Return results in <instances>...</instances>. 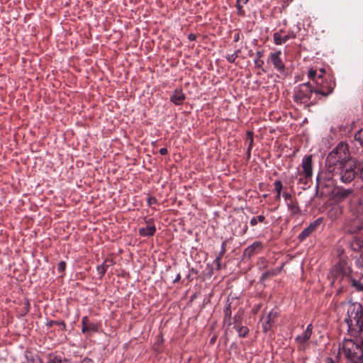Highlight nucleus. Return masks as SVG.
I'll return each mask as SVG.
<instances>
[{
  "mask_svg": "<svg viewBox=\"0 0 363 363\" xmlns=\"http://www.w3.org/2000/svg\"><path fill=\"white\" fill-rule=\"evenodd\" d=\"M227 242H228V240H225L224 241H223L222 245H221V250L214 260V262L216 264V266H217V269H220V260H221L223 256L226 252Z\"/></svg>",
  "mask_w": 363,
  "mask_h": 363,
  "instance_id": "nucleus-25",
  "label": "nucleus"
},
{
  "mask_svg": "<svg viewBox=\"0 0 363 363\" xmlns=\"http://www.w3.org/2000/svg\"><path fill=\"white\" fill-rule=\"evenodd\" d=\"M180 279H181V275H180V274L179 273V274L177 275L176 278L173 280V283L178 282V281L180 280Z\"/></svg>",
  "mask_w": 363,
  "mask_h": 363,
  "instance_id": "nucleus-51",
  "label": "nucleus"
},
{
  "mask_svg": "<svg viewBox=\"0 0 363 363\" xmlns=\"http://www.w3.org/2000/svg\"><path fill=\"white\" fill-rule=\"evenodd\" d=\"M362 212H363V202L361 200H359L358 203H357V214H360Z\"/></svg>",
  "mask_w": 363,
  "mask_h": 363,
  "instance_id": "nucleus-40",
  "label": "nucleus"
},
{
  "mask_svg": "<svg viewBox=\"0 0 363 363\" xmlns=\"http://www.w3.org/2000/svg\"><path fill=\"white\" fill-rule=\"evenodd\" d=\"M25 309H26V312L25 313H27L29 312V310H30V303H29V301L27 300L26 302L25 303Z\"/></svg>",
  "mask_w": 363,
  "mask_h": 363,
  "instance_id": "nucleus-49",
  "label": "nucleus"
},
{
  "mask_svg": "<svg viewBox=\"0 0 363 363\" xmlns=\"http://www.w3.org/2000/svg\"><path fill=\"white\" fill-rule=\"evenodd\" d=\"M231 305L232 301H230L229 299L227 301V303L224 308V318H223V322L225 324H227L228 326H230L232 324L231 321V315H232V311H231Z\"/></svg>",
  "mask_w": 363,
  "mask_h": 363,
  "instance_id": "nucleus-19",
  "label": "nucleus"
},
{
  "mask_svg": "<svg viewBox=\"0 0 363 363\" xmlns=\"http://www.w3.org/2000/svg\"><path fill=\"white\" fill-rule=\"evenodd\" d=\"M247 230H248V226H247V222L240 223L239 225V230H238V233L240 236L244 235L247 232Z\"/></svg>",
  "mask_w": 363,
  "mask_h": 363,
  "instance_id": "nucleus-34",
  "label": "nucleus"
},
{
  "mask_svg": "<svg viewBox=\"0 0 363 363\" xmlns=\"http://www.w3.org/2000/svg\"><path fill=\"white\" fill-rule=\"evenodd\" d=\"M264 55V50H258L256 52V59L255 60V65L257 68H260L264 72H266L263 68L264 61L260 60Z\"/></svg>",
  "mask_w": 363,
  "mask_h": 363,
  "instance_id": "nucleus-28",
  "label": "nucleus"
},
{
  "mask_svg": "<svg viewBox=\"0 0 363 363\" xmlns=\"http://www.w3.org/2000/svg\"><path fill=\"white\" fill-rule=\"evenodd\" d=\"M342 207L338 205L332 206L327 213L328 217L332 220L338 219L342 214Z\"/></svg>",
  "mask_w": 363,
  "mask_h": 363,
  "instance_id": "nucleus-17",
  "label": "nucleus"
},
{
  "mask_svg": "<svg viewBox=\"0 0 363 363\" xmlns=\"http://www.w3.org/2000/svg\"><path fill=\"white\" fill-rule=\"evenodd\" d=\"M361 257H362V259H363V252L361 254Z\"/></svg>",
  "mask_w": 363,
  "mask_h": 363,
  "instance_id": "nucleus-63",
  "label": "nucleus"
},
{
  "mask_svg": "<svg viewBox=\"0 0 363 363\" xmlns=\"http://www.w3.org/2000/svg\"><path fill=\"white\" fill-rule=\"evenodd\" d=\"M252 55H253V54H252V51H250V52L249 55H250V56H252Z\"/></svg>",
  "mask_w": 363,
  "mask_h": 363,
  "instance_id": "nucleus-61",
  "label": "nucleus"
},
{
  "mask_svg": "<svg viewBox=\"0 0 363 363\" xmlns=\"http://www.w3.org/2000/svg\"><path fill=\"white\" fill-rule=\"evenodd\" d=\"M251 151H252V149H249V147H247V152H246L247 160H249L251 157Z\"/></svg>",
  "mask_w": 363,
  "mask_h": 363,
  "instance_id": "nucleus-48",
  "label": "nucleus"
},
{
  "mask_svg": "<svg viewBox=\"0 0 363 363\" xmlns=\"http://www.w3.org/2000/svg\"><path fill=\"white\" fill-rule=\"evenodd\" d=\"M242 0H237V2H236V7H237V10H238V14L239 16H245V11H243L242 9V5L241 4V1Z\"/></svg>",
  "mask_w": 363,
  "mask_h": 363,
  "instance_id": "nucleus-37",
  "label": "nucleus"
},
{
  "mask_svg": "<svg viewBox=\"0 0 363 363\" xmlns=\"http://www.w3.org/2000/svg\"><path fill=\"white\" fill-rule=\"evenodd\" d=\"M362 274L359 276L357 274L352 273L349 282V286L354 289V291L363 292V282H362Z\"/></svg>",
  "mask_w": 363,
  "mask_h": 363,
  "instance_id": "nucleus-14",
  "label": "nucleus"
},
{
  "mask_svg": "<svg viewBox=\"0 0 363 363\" xmlns=\"http://www.w3.org/2000/svg\"><path fill=\"white\" fill-rule=\"evenodd\" d=\"M99 325L90 322L87 316H84L82 319V332L87 333L89 332L96 333L99 331Z\"/></svg>",
  "mask_w": 363,
  "mask_h": 363,
  "instance_id": "nucleus-13",
  "label": "nucleus"
},
{
  "mask_svg": "<svg viewBox=\"0 0 363 363\" xmlns=\"http://www.w3.org/2000/svg\"><path fill=\"white\" fill-rule=\"evenodd\" d=\"M278 315L279 313L277 311L272 310L266 316H263L261 318L264 333H267L268 331L272 330Z\"/></svg>",
  "mask_w": 363,
  "mask_h": 363,
  "instance_id": "nucleus-9",
  "label": "nucleus"
},
{
  "mask_svg": "<svg viewBox=\"0 0 363 363\" xmlns=\"http://www.w3.org/2000/svg\"><path fill=\"white\" fill-rule=\"evenodd\" d=\"M274 189H275L276 192H281L282 189H283V185L280 180L275 181V182L274 183Z\"/></svg>",
  "mask_w": 363,
  "mask_h": 363,
  "instance_id": "nucleus-39",
  "label": "nucleus"
},
{
  "mask_svg": "<svg viewBox=\"0 0 363 363\" xmlns=\"http://www.w3.org/2000/svg\"><path fill=\"white\" fill-rule=\"evenodd\" d=\"M316 180H317V188H318L320 185V174H318L317 176Z\"/></svg>",
  "mask_w": 363,
  "mask_h": 363,
  "instance_id": "nucleus-57",
  "label": "nucleus"
},
{
  "mask_svg": "<svg viewBox=\"0 0 363 363\" xmlns=\"http://www.w3.org/2000/svg\"><path fill=\"white\" fill-rule=\"evenodd\" d=\"M335 286H336V285ZM337 289L336 290L335 296H340L342 293L346 292L348 289V287L347 285L337 286Z\"/></svg>",
  "mask_w": 363,
  "mask_h": 363,
  "instance_id": "nucleus-36",
  "label": "nucleus"
},
{
  "mask_svg": "<svg viewBox=\"0 0 363 363\" xmlns=\"http://www.w3.org/2000/svg\"><path fill=\"white\" fill-rule=\"evenodd\" d=\"M281 32H283L282 30L273 34L274 43L277 45L285 43L289 39H294L296 38V35L294 32H290L284 36H281Z\"/></svg>",
  "mask_w": 363,
  "mask_h": 363,
  "instance_id": "nucleus-16",
  "label": "nucleus"
},
{
  "mask_svg": "<svg viewBox=\"0 0 363 363\" xmlns=\"http://www.w3.org/2000/svg\"><path fill=\"white\" fill-rule=\"evenodd\" d=\"M305 331L308 332V333H310L311 334H312V333H313V325H312V324H309V325L307 326V328H306V330H305Z\"/></svg>",
  "mask_w": 363,
  "mask_h": 363,
  "instance_id": "nucleus-50",
  "label": "nucleus"
},
{
  "mask_svg": "<svg viewBox=\"0 0 363 363\" xmlns=\"http://www.w3.org/2000/svg\"><path fill=\"white\" fill-rule=\"evenodd\" d=\"M318 75L319 74H318L317 71L315 69H310L308 70V77L314 82L315 84L317 83V79Z\"/></svg>",
  "mask_w": 363,
  "mask_h": 363,
  "instance_id": "nucleus-33",
  "label": "nucleus"
},
{
  "mask_svg": "<svg viewBox=\"0 0 363 363\" xmlns=\"http://www.w3.org/2000/svg\"><path fill=\"white\" fill-rule=\"evenodd\" d=\"M323 221L322 218H319L311 223L305 229H303L298 236L299 242H303L315 232Z\"/></svg>",
  "mask_w": 363,
  "mask_h": 363,
  "instance_id": "nucleus-10",
  "label": "nucleus"
},
{
  "mask_svg": "<svg viewBox=\"0 0 363 363\" xmlns=\"http://www.w3.org/2000/svg\"><path fill=\"white\" fill-rule=\"evenodd\" d=\"M243 314L244 312L241 310H239L237 314L234 316L233 322L232 323V324H233L234 328L237 330L239 336L241 337H247L249 333L248 328L242 325Z\"/></svg>",
  "mask_w": 363,
  "mask_h": 363,
  "instance_id": "nucleus-7",
  "label": "nucleus"
},
{
  "mask_svg": "<svg viewBox=\"0 0 363 363\" xmlns=\"http://www.w3.org/2000/svg\"><path fill=\"white\" fill-rule=\"evenodd\" d=\"M186 99V95L181 89H175L170 97V101L175 105H181Z\"/></svg>",
  "mask_w": 363,
  "mask_h": 363,
  "instance_id": "nucleus-18",
  "label": "nucleus"
},
{
  "mask_svg": "<svg viewBox=\"0 0 363 363\" xmlns=\"http://www.w3.org/2000/svg\"><path fill=\"white\" fill-rule=\"evenodd\" d=\"M258 223L267 224V222L266 221L265 216L263 215L257 216L252 218L250 221V224L251 226H255L256 225H257Z\"/></svg>",
  "mask_w": 363,
  "mask_h": 363,
  "instance_id": "nucleus-29",
  "label": "nucleus"
},
{
  "mask_svg": "<svg viewBox=\"0 0 363 363\" xmlns=\"http://www.w3.org/2000/svg\"><path fill=\"white\" fill-rule=\"evenodd\" d=\"M59 325V327H60L62 328V325Z\"/></svg>",
  "mask_w": 363,
  "mask_h": 363,
  "instance_id": "nucleus-64",
  "label": "nucleus"
},
{
  "mask_svg": "<svg viewBox=\"0 0 363 363\" xmlns=\"http://www.w3.org/2000/svg\"><path fill=\"white\" fill-rule=\"evenodd\" d=\"M26 358L27 359L28 363H43L41 358H40L38 355H33L30 352H28L26 354Z\"/></svg>",
  "mask_w": 363,
  "mask_h": 363,
  "instance_id": "nucleus-30",
  "label": "nucleus"
},
{
  "mask_svg": "<svg viewBox=\"0 0 363 363\" xmlns=\"http://www.w3.org/2000/svg\"><path fill=\"white\" fill-rule=\"evenodd\" d=\"M240 52V50H236L233 54L237 55V57H238L239 53Z\"/></svg>",
  "mask_w": 363,
  "mask_h": 363,
  "instance_id": "nucleus-59",
  "label": "nucleus"
},
{
  "mask_svg": "<svg viewBox=\"0 0 363 363\" xmlns=\"http://www.w3.org/2000/svg\"><path fill=\"white\" fill-rule=\"evenodd\" d=\"M345 230L348 234H356L363 230V220L359 218L348 219L345 223Z\"/></svg>",
  "mask_w": 363,
  "mask_h": 363,
  "instance_id": "nucleus-8",
  "label": "nucleus"
},
{
  "mask_svg": "<svg viewBox=\"0 0 363 363\" xmlns=\"http://www.w3.org/2000/svg\"><path fill=\"white\" fill-rule=\"evenodd\" d=\"M311 335L310 333L304 331L303 335H298L296 340L302 345V350L306 349L304 344L311 338Z\"/></svg>",
  "mask_w": 363,
  "mask_h": 363,
  "instance_id": "nucleus-27",
  "label": "nucleus"
},
{
  "mask_svg": "<svg viewBox=\"0 0 363 363\" xmlns=\"http://www.w3.org/2000/svg\"><path fill=\"white\" fill-rule=\"evenodd\" d=\"M217 340V335H213L211 338H210V340H209V344L210 345H213L216 341Z\"/></svg>",
  "mask_w": 363,
  "mask_h": 363,
  "instance_id": "nucleus-44",
  "label": "nucleus"
},
{
  "mask_svg": "<svg viewBox=\"0 0 363 363\" xmlns=\"http://www.w3.org/2000/svg\"><path fill=\"white\" fill-rule=\"evenodd\" d=\"M289 211L293 215L300 213L301 209L298 206V201L296 200L291 199L290 201L286 203Z\"/></svg>",
  "mask_w": 363,
  "mask_h": 363,
  "instance_id": "nucleus-26",
  "label": "nucleus"
},
{
  "mask_svg": "<svg viewBox=\"0 0 363 363\" xmlns=\"http://www.w3.org/2000/svg\"><path fill=\"white\" fill-rule=\"evenodd\" d=\"M363 340L360 342H356L352 339L345 338L342 347L340 350H342L345 357L348 363H363Z\"/></svg>",
  "mask_w": 363,
  "mask_h": 363,
  "instance_id": "nucleus-3",
  "label": "nucleus"
},
{
  "mask_svg": "<svg viewBox=\"0 0 363 363\" xmlns=\"http://www.w3.org/2000/svg\"><path fill=\"white\" fill-rule=\"evenodd\" d=\"M345 322L351 337H360L363 333V306L359 303H350Z\"/></svg>",
  "mask_w": 363,
  "mask_h": 363,
  "instance_id": "nucleus-2",
  "label": "nucleus"
},
{
  "mask_svg": "<svg viewBox=\"0 0 363 363\" xmlns=\"http://www.w3.org/2000/svg\"><path fill=\"white\" fill-rule=\"evenodd\" d=\"M146 223L147 224V225H154V221H153V219L152 218H149L148 220H146Z\"/></svg>",
  "mask_w": 363,
  "mask_h": 363,
  "instance_id": "nucleus-52",
  "label": "nucleus"
},
{
  "mask_svg": "<svg viewBox=\"0 0 363 363\" xmlns=\"http://www.w3.org/2000/svg\"><path fill=\"white\" fill-rule=\"evenodd\" d=\"M280 271L281 269H271L264 272L260 277V282L264 283L266 280L269 279V278H272L277 275L280 272Z\"/></svg>",
  "mask_w": 363,
  "mask_h": 363,
  "instance_id": "nucleus-24",
  "label": "nucleus"
},
{
  "mask_svg": "<svg viewBox=\"0 0 363 363\" xmlns=\"http://www.w3.org/2000/svg\"><path fill=\"white\" fill-rule=\"evenodd\" d=\"M335 86V80L333 76L319 74L314 88L316 90V95L327 97L333 92Z\"/></svg>",
  "mask_w": 363,
  "mask_h": 363,
  "instance_id": "nucleus-5",
  "label": "nucleus"
},
{
  "mask_svg": "<svg viewBox=\"0 0 363 363\" xmlns=\"http://www.w3.org/2000/svg\"><path fill=\"white\" fill-rule=\"evenodd\" d=\"M160 153L162 155H165L168 153V150L166 147H162L160 150Z\"/></svg>",
  "mask_w": 363,
  "mask_h": 363,
  "instance_id": "nucleus-47",
  "label": "nucleus"
},
{
  "mask_svg": "<svg viewBox=\"0 0 363 363\" xmlns=\"http://www.w3.org/2000/svg\"><path fill=\"white\" fill-rule=\"evenodd\" d=\"M53 325H62V330L65 331L67 330L66 324L63 320H60V321L50 320L46 323V326L48 328H50Z\"/></svg>",
  "mask_w": 363,
  "mask_h": 363,
  "instance_id": "nucleus-31",
  "label": "nucleus"
},
{
  "mask_svg": "<svg viewBox=\"0 0 363 363\" xmlns=\"http://www.w3.org/2000/svg\"><path fill=\"white\" fill-rule=\"evenodd\" d=\"M354 140L358 142L361 146H363V129L359 130L355 133Z\"/></svg>",
  "mask_w": 363,
  "mask_h": 363,
  "instance_id": "nucleus-35",
  "label": "nucleus"
},
{
  "mask_svg": "<svg viewBox=\"0 0 363 363\" xmlns=\"http://www.w3.org/2000/svg\"><path fill=\"white\" fill-rule=\"evenodd\" d=\"M325 363H335L334 360L331 357H327L325 359Z\"/></svg>",
  "mask_w": 363,
  "mask_h": 363,
  "instance_id": "nucleus-53",
  "label": "nucleus"
},
{
  "mask_svg": "<svg viewBox=\"0 0 363 363\" xmlns=\"http://www.w3.org/2000/svg\"><path fill=\"white\" fill-rule=\"evenodd\" d=\"M157 201L155 197H149L147 199V203L149 206H151L152 204L157 203Z\"/></svg>",
  "mask_w": 363,
  "mask_h": 363,
  "instance_id": "nucleus-42",
  "label": "nucleus"
},
{
  "mask_svg": "<svg viewBox=\"0 0 363 363\" xmlns=\"http://www.w3.org/2000/svg\"><path fill=\"white\" fill-rule=\"evenodd\" d=\"M330 274L333 279L331 286L347 285L348 287L352 270L345 260L340 259L331 269Z\"/></svg>",
  "mask_w": 363,
  "mask_h": 363,
  "instance_id": "nucleus-4",
  "label": "nucleus"
},
{
  "mask_svg": "<svg viewBox=\"0 0 363 363\" xmlns=\"http://www.w3.org/2000/svg\"><path fill=\"white\" fill-rule=\"evenodd\" d=\"M281 192H277V195H276V200L277 201H280L281 199Z\"/></svg>",
  "mask_w": 363,
  "mask_h": 363,
  "instance_id": "nucleus-55",
  "label": "nucleus"
},
{
  "mask_svg": "<svg viewBox=\"0 0 363 363\" xmlns=\"http://www.w3.org/2000/svg\"><path fill=\"white\" fill-rule=\"evenodd\" d=\"M353 194L354 190L352 189L338 188L336 191V196L339 199L343 200L347 198H349Z\"/></svg>",
  "mask_w": 363,
  "mask_h": 363,
  "instance_id": "nucleus-22",
  "label": "nucleus"
},
{
  "mask_svg": "<svg viewBox=\"0 0 363 363\" xmlns=\"http://www.w3.org/2000/svg\"><path fill=\"white\" fill-rule=\"evenodd\" d=\"M313 93L316 94V90L310 82L299 84L294 89V101L297 103L306 104L311 99Z\"/></svg>",
  "mask_w": 363,
  "mask_h": 363,
  "instance_id": "nucleus-6",
  "label": "nucleus"
},
{
  "mask_svg": "<svg viewBox=\"0 0 363 363\" xmlns=\"http://www.w3.org/2000/svg\"><path fill=\"white\" fill-rule=\"evenodd\" d=\"M156 232V228L155 225H147L145 228H141L139 229L138 233L143 237H150L152 236Z\"/></svg>",
  "mask_w": 363,
  "mask_h": 363,
  "instance_id": "nucleus-23",
  "label": "nucleus"
},
{
  "mask_svg": "<svg viewBox=\"0 0 363 363\" xmlns=\"http://www.w3.org/2000/svg\"><path fill=\"white\" fill-rule=\"evenodd\" d=\"M327 171L342 182L349 184L355 178L363 180V164L352 158L345 142L339 143L325 160Z\"/></svg>",
  "mask_w": 363,
  "mask_h": 363,
  "instance_id": "nucleus-1",
  "label": "nucleus"
},
{
  "mask_svg": "<svg viewBox=\"0 0 363 363\" xmlns=\"http://www.w3.org/2000/svg\"><path fill=\"white\" fill-rule=\"evenodd\" d=\"M281 51L278 50L275 52H272L269 56V61L273 64L275 69L279 72L283 73L285 72V65L281 58Z\"/></svg>",
  "mask_w": 363,
  "mask_h": 363,
  "instance_id": "nucleus-12",
  "label": "nucleus"
},
{
  "mask_svg": "<svg viewBox=\"0 0 363 363\" xmlns=\"http://www.w3.org/2000/svg\"><path fill=\"white\" fill-rule=\"evenodd\" d=\"M113 264V261L111 259H106L104 262L97 267L98 274L100 278L103 277L106 274L108 268Z\"/></svg>",
  "mask_w": 363,
  "mask_h": 363,
  "instance_id": "nucleus-20",
  "label": "nucleus"
},
{
  "mask_svg": "<svg viewBox=\"0 0 363 363\" xmlns=\"http://www.w3.org/2000/svg\"><path fill=\"white\" fill-rule=\"evenodd\" d=\"M254 133L252 131L249 130L246 133V140L249 142L248 147L249 149H252L254 145V138H253Z\"/></svg>",
  "mask_w": 363,
  "mask_h": 363,
  "instance_id": "nucleus-32",
  "label": "nucleus"
},
{
  "mask_svg": "<svg viewBox=\"0 0 363 363\" xmlns=\"http://www.w3.org/2000/svg\"><path fill=\"white\" fill-rule=\"evenodd\" d=\"M80 363H94L93 360L89 357L84 358Z\"/></svg>",
  "mask_w": 363,
  "mask_h": 363,
  "instance_id": "nucleus-46",
  "label": "nucleus"
},
{
  "mask_svg": "<svg viewBox=\"0 0 363 363\" xmlns=\"http://www.w3.org/2000/svg\"><path fill=\"white\" fill-rule=\"evenodd\" d=\"M196 38H197V36H196V34H194V33H190V34L189 35V36H188L189 40H191V41L196 40Z\"/></svg>",
  "mask_w": 363,
  "mask_h": 363,
  "instance_id": "nucleus-45",
  "label": "nucleus"
},
{
  "mask_svg": "<svg viewBox=\"0 0 363 363\" xmlns=\"http://www.w3.org/2000/svg\"><path fill=\"white\" fill-rule=\"evenodd\" d=\"M320 72H321L320 74H322L323 76L326 75V74H325V69H320Z\"/></svg>",
  "mask_w": 363,
  "mask_h": 363,
  "instance_id": "nucleus-58",
  "label": "nucleus"
},
{
  "mask_svg": "<svg viewBox=\"0 0 363 363\" xmlns=\"http://www.w3.org/2000/svg\"><path fill=\"white\" fill-rule=\"evenodd\" d=\"M236 58H237V55H234V54L229 55H228L226 57V59H227L228 62H230V63L235 62Z\"/></svg>",
  "mask_w": 363,
  "mask_h": 363,
  "instance_id": "nucleus-41",
  "label": "nucleus"
},
{
  "mask_svg": "<svg viewBox=\"0 0 363 363\" xmlns=\"http://www.w3.org/2000/svg\"><path fill=\"white\" fill-rule=\"evenodd\" d=\"M249 1V0H242L243 4H247Z\"/></svg>",
  "mask_w": 363,
  "mask_h": 363,
  "instance_id": "nucleus-60",
  "label": "nucleus"
},
{
  "mask_svg": "<svg viewBox=\"0 0 363 363\" xmlns=\"http://www.w3.org/2000/svg\"><path fill=\"white\" fill-rule=\"evenodd\" d=\"M301 167L303 171L298 172L299 174L303 175L304 179H308L312 177L313 175V167H312V155H306L302 160Z\"/></svg>",
  "mask_w": 363,
  "mask_h": 363,
  "instance_id": "nucleus-11",
  "label": "nucleus"
},
{
  "mask_svg": "<svg viewBox=\"0 0 363 363\" xmlns=\"http://www.w3.org/2000/svg\"><path fill=\"white\" fill-rule=\"evenodd\" d=\"M67 264L65 261H61L57 264V271L59 273L63 274L65 271Z\"/></svg>",
  "mask_w": 363,
  "mask_h": 363,
  "instance_id": "nucleus-38",
  "label": "nucleus"
},
{
  "mask_svg": "<svg viewBox=\"0 0 363 363\" xmlns=\"http://www.w3.org/2000/svg\"><path fill=\"white\" fill-rule=\"evenodd\" d=\"M240 40V35L238 33L234 35V41L238 42Z\"/></svg>",
  "mask_w": 363,
  "mask_h": 363,
  "instance_id": "nucleus-56",
  "label": "nucleus"
},
{
  "mask_svg": "<svg viewBox=\"0 0 363 363\" xmlns=\"http://www.w3.org/2000/svg\"><path fill=\"white\" fill-rule=\"evenodd\" d=\"M263 248V244L261 241H255L252 245L245 249L243 256L250 258L254 255L261 251Z\"/></svg>",
  "mask_w": 363,
  "mask_h": 363,
  "instance_id": "nucleus-15",
  "label": "nucleus"
},
{
  "mask_svg": "<svg viewBox=\"0 0 363 363\" xmlns=\"http://www.w3.org/2000/svg\"><path fill=\"white\" fill-rule=\"evenodd\" d=\"M302 181H303V179H302V178H300V181H299V182H302Z\"/></svg>",
  "mask_w": 363,
  "mask_h": 363,
  "instance_id": "nucleus-62",
  "label": "nucleus"
},
{
  "mask_svg": "<svg viewBox=\"0 0 363 363\" xmlns=\"http://www.w3.org/2000/svg\"><path fill=\"white\" fill-rule=\"evenodd\" d=\"M284 197L285 200L286 201V203L288 201H290L291 199H293L291 194H290L289 193H286V192H284Z\"/></svg>",
  "mask_w": 363,
  "mask_h": 363,
  "instance_id": "nucleus-43",
  "label": "nucleus"
},
{
  "mask_svg": "<svg viewBox=\"0 0 363 363\" xmlns=\"http://www.w3.org/2000/svg\"><path fill=\"white\" fill-rule=\"evenodd\" d=\"M47 363H70V360L67 358H62L60 355L51 353L48 355Z\"/></svg>",
  "mask_w": 363,
  "mask_h": 363,
  "instance_id": "nucleus-21",
  "label": "nucleus"
},
{
  "mask_svg": "<svg viewBox=\"0 0 363 363\" xmlns=\"http://www.w3.org/2000/svg\"><path fill=\"white\" fill-rule=\"evenodd\" d=\"M317 104V101H311L310 103L307 104L306 105V106L309 107V106H314V105H315V104Z\"/></svg>",
  "mask_w": 363,
  "mask_h": 363,
  "instance_id": "nucleus-54",
  "label": "nucleus"
}]
</instances>
